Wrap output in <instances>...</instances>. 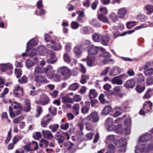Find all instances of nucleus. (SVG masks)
<instances>
[{
    "label": "nucleus",
    "instance_id": "nucleus-1",
    "mask_svg": "<svg viewBox=\"0 0 153 153\" xmlns=\"http://www.w3.org/2000/svg\"><path fill=\"white\" fill-rule=\"evenodd\" d=\"M152 137L150 134H144L141 136L139 139L137 146L136 147L135 153H140L146 151L144 146L146 145V142L149 140Z\"/></svg>",
    "mask_w": 153,
    "mask_h": 153
},
{
    "label": "nucleus",
    "instance_id": "nucleus-2",
    "mask_svg": "<svg viewBox=\"0 0 153 153\" xmlns=\"http://www.w3.org/2000/svg\"><path fill=\"white\" fill-rule=\"evenodd\" d=\"M38 148V143L35 141H33L32 143H28L26 145L24 146V149L27 152L36 150Z\"/></svg>",
    "mask_w": 153,
    "mask_h": 153
},
{
    "label": "nucleus",
    "instance_id": "nucleus-3",
    "mask_svg": "<svg viewBox=\"0 0 153 153\" xmlns=\"http://www.w3.org/2000/svg\"><path fill=\"white\" fill-rule=\"evenodd\" d=\"M58 71L62 75L65 77V79L69 78L70 76L71 72L69 68L66 66L60 67L58 69Z\"/></svg>",
    "mask_w": 153,
    "mask_h": 153
},
{
    "label": "nucleus",
    "instance_id": "nucleus-4",
    "mask_svg": "<svg viewBox=\"0 0 153 153\" xmlns=\"http://www.w3.org/2000/svg\"><path fill=\"white\" fill-rule=\"evenodd\" d=\"M34 81L36 83V85L39 86L41 83H48V81L47 80L45 76L40 75H34Z\"/></svg>",
    "mask_w": 153,
    "mask_h": 153
},
{
    "label": "nucleus",
    "instance_id": "nucleus-5",
    "mask_svg": "<svg viewBox=\"0 0 153 153\" xmlns=\"http://www.w3.org/2000/svg\"><path fill=\"white\" fill-rule=\"evenodd\" d=\"M86 119L89 120H91L93 123H96L98 121L99 119V117L97 113L94 111L91 113L89 115H88Z\"/></svg>",
    "mask_w": 153,
    "mask_h": 153
},
{
    "label": "nucleus",
    "instance_id": "nucleus-6",
    "mask_svg": "<svg viewBox=\"0 0 153 153\" xmlns=\"http://www.w3.org/2000/svg\"><path fill=\"white\" fill-rule=\"evenodd\" d=\"M50 102V99L45 94H42L40 96V99L37 102V103L40 105H44Z\"/></svg>",
    "mask_w": 153,
    "mask_h": 153
},
{
    "label": "nucleus",
    "instance_id": "nucleus-7",
    "mask_svg": "<svg viewBox=\"0 0 153 153\" xmlns=\"http://www.w3.org/2000/svg\"><path fill=\"white\" fill-rule=\"evenodd\" d=\"M99 50H100L102 51H105L104 49L102 47L99 48L97 47L92 46L88 51V55L95 56Z\"/></svg>",
    "mask_w": 153,
    "mask_h": 153
},
{
    "label": "nucleus",
    "instance_id": "nucleus-8",
    "mask_svg": "<svg viewBox=\"0 0 153 153\" xmlns=\"http://www.w3.org/2000/svg\"><path fill=\"white\" fill-rule=\"evenodd\" d=\"M50 116L48 114L47 115L44 116L42 119L41 123L42 127L45 128L47 126L48 124L53 119L52 117H50Z\"/></svg>",
    "mask_w": 153,
    "mask_h": 153
},
{
    "label": "nucleus",
    "instance_id": "nucleus-9",
    "mask_svg": "<svg viewBox=\"0 0 153 153\" xmlns=\"http://www.w3.org/2000/svg\"><path fill=\"white\" fill-rule=\"evenodd\" d=\"M108 126L107 128V130L108 131H112L115 130L118 133H121L122 132V130L121 128L122 127V125L119 124L117 126H114L113 125H109Z\"/></svg>",
    "mask_w": 153,
    "mask_h": 153
},
{
    "label": "nucleus",
    "instance_id": "nucleus-10",
    "mask_svg": "<svg viewBox=\"0 0 153 153\" xmlns=\"http://www.w3.org/2000/svg\"><path fill=\"white\" fill-rule=\"evenodd\" d=\"M115 148L112 144H109L107 146V148L105 149L100 151L98 153H114Z\"/></svg>",
    "mask_w": 153,
    "mask_h": 153
},
{
    "label": "nucleus",
    "instance_id": "nucleus-11",
    "mask_svg": "<svg viewBox=\"0 0 153 153\" xmlns=\"http://www.w3.org/2000/svg\"><path fill=\"white\" fill-rule=\"evenodd\" d=\"M96 59L95 56H92L88 55L86 60L87 65L89 66H92L94 65Z\"/></svg>",
    "mask_w": 153,
    "mask_h": 153
},
{
    "label": "nucleus",
    "instance_id": "nucleus-12",
    "mask_svg": "<svg viewBox=\"0 0 153 153\" xmlns=\"http://www.w3.org/2000/svg\"><path fill=\"white\" fill-rule=\"evenodd\" d=\"M48 53L50 55V58L48 59L47 62L49 64H53L56 62V59L55 58L54 53L49 50L48 51Z\"/></svg>",
    "mask_w": 153,
    "mask_h": 153
},
{
    "label": "nucleus",
    "instance_id": "nucleus-13",
    "mask_svg": "<svg viewBox=\"0 0 153 153\" xmlns=\"http://www.w3.org/2000/svg\"><path fill=\"white\" fill-rule=\"evenodd\" d=\"M42 133L44 137L47 140L52 139L53 137L52 134L49 130H43Z\"/></svg>",
    "mask_w": 153,
    "mask_h": 153
},
{
    "label": "nucleus",
    "instance_id": "nucleus-14",
    "mask_svg": "<svg viewBox=\"0 0 153 153\" xmlns=\"http://www.w3.org/2000/svg\"><path fill=\"white\" fill-rule=\"evenodd\" d=\"M37 54L36 50L34 49L32 50H28V48H27V50L25 53H23L22 54V56H29L31 57H33Z\"/></svg>",
    "mask_w": 153,
    "mask_h": 153
},
{
    "label": "nucleus",
    "instance_id": "nucleus-15",
    "mask_svg": "<svg viewBox=\"0 0 153 153\" xmlns=\"http://www.w3.org/2000/svg\"><path fill=\"white\" fill-rule=\"evenodd\" d=\"M23 93V88H20L19 86H17V88H15L13 91V93L15 96L18 97L22 95Z\"/></svg>",
    "mask_w": 153,
    "mask_h": 153
},
{
    "label": "nucleus",
    "instance_id": "nucleus-16",
    "mask_svg": "<svg viewBox=\"0 0 153 153\" xmlns=\"http://www.w3.org/2000/svg\"><path fill=\"white\" fill-rule=\"evenodd\" d=\"M121 71V69L117 67H114L111 69L109 73V75L111 76H115L119 74Z\"/></svg>",
    "mask_w": 153,
    "mask_h": 153
},
{
    "label": "nucleus",
    "instance_id": "nucleus-17",
    "mask_svg": "<svg viewBox=\"0 0 153 153\" xmlns=\"http://www.w3.org/2000/svg\"><path fill=\"white\" fill-rule=\"evenodd\" d=\"M90 103L88 101H86L85 103V106L81 108V112L83 114H87L89 111Z\"/></svg>",
    "mask_w": 153,
    "mask_h": 153
},
{
    "label": "nucleus",
    "instance_id": "nucleus-18",
    "mask_svg": "<svg viewBox=\"0 0 153 153\" xmlns=\"http://www.w3.org/2000/svg\"><path fill=\"white\" fill-rule=\"evenodd\" d=\"M83 50V48L81 46H76L74 49V52L76 54V58L79 57V56L82 53Z\"/></svg>",
    "mask_w": 153,
    "mask_h": 153
},
{
    "label": "nucleus",
    "instance_id": "nucleus-19",
    "mask_svg": "<svg viewBox=\"0 0 153 153\" xmlns=\"http://www.w3.org/2000/svg\"><path fill=\"white\" fill-rule=\"evenodd\" d=\"M135 82L133 79L127 80L124 84V86L128 88H132L135 86Z\"/></svg>",
    "mask_w": 153,
    "mask_h": 153
},
{
    "label": "nucleus",
    "instance_id": "nucleus-20",
    "mask_svg": "<svg viewBox=\"0 0 153 153\" xmlns=\"http://www.w3.org/2000/svg\"><path fill=\"white\" fill-rule=\"evenodd\" d=\"M44 72V68L40 67L39 66L36 67L34 69V75H38L39 74H42Z\"/></svg>",
    "mask_w": 153,
    "mask_h": 153
},
{
    "label": "nucleus",
    "instance_id": "nucleus-21",
    "mask_svg": "<svg viewBox=\"0 0 153 153\" xmlns=\"http://www.w3.org/2000/svg\"><path fill=\"white\" fill-rule=\"evenodd\" d=\"M127 13V11L124 8H121L119 9L117 12L118 17L120 18H123Z\"/></svg>",
    "mask_w": 153,
    "mask_h": 153
},
{
    "label": "nucleus",
    "instance_id": "nucleus-22",
    "mask_svg": "<svg viewBox=\"0 0 153 153\" xmlns=\"http://www.w3.org/2000/svg\"><path fill=\"white\" fill-rule=\"evenodd\" d=\"M72 112L76 116L78 115L79 114V111L80 106L79 104H74L72 107Z\"/></svg>",
    "mask_w": 153,
    "mask_h": 153
},
{
    "label": "nucleus",
    "instance_id": "nucleus-23",
    "mask_svg": "<svg viewBox=\"0 0 153 153\" xmlns=\"http://www.w3.org/2000/svg\"><path fill=\"white\" fill-rule=\"evenodd\" d=\"M23 110L26 112L29 111L30 109V102L28 100H26L25 101V106L23 108Z\"/></svg>",
    "mask_w": 153,
    "mask_h": 153
},
{
    "label": "nucleus",
    "instance_id": "nucleus-24",
    "mask_svg": "<svg viewBox=\"0 0 153 153\" xmlns=\"http://www.w3.org/2000/svg\"><path fill=\"white\" fill-rule=\"evenodd\" d=\"M51 44H53V45H51V47L52 48L55 50H59L62 48V46L59 43H54V42L53 41L51 42Z\"/></svg>",
    "mask_w": 153,
    "mask_h": 153
},
{
    "label": "nucleus",
    "instance_id": "nucleus-25",
    "mask_svg": "<svg viewBox=\"0 0 153 153\" xmlns=\"http://www.w3.org/2000/svg\"><path fill=\"white\" fill-rule=\"evenodd\" d=\"M109 40L110 38L108 35L103 36L101 37L102 42L104 45H108Z\"/></svg>",
    "mask_w": 153,
    "mask_h": 153
},
{
    "label": "nucleus",
    "instance_id": "nucleus-26",
    "mask_svg": "<svg viewBox=\"0 0 153 153\" xmlns=\"http://www.w3.org/2000/svg\"><path fill=\"white\" fill-rule=\"evenodd\" d=\"M97 95L96 91L94 89H91L90 90L88 94V97L90 99L94 98L96 97Z\"/></svg>",
    "mask_w": 153,
    "mask_h": 153
},
{
    "label": "nucleus",
    "instance_id": "nucleus-27",
    "mask_svg": "<svg viewBox=\"0 0 153 153\" xmlns=\"http://www.w3.org/2000/svg\"><path fill=\"white\" fill-rule=\"evenodd\" d=\"M62 102L63 103H73L72 98L69 97L68 96H65L62 97Z\"/></svg>",
    "mask_w": 153,
    "mask_h": 153
},
{
    "label": "nucleus",
    "instance_id": "nucleus-28",
    "mask_svg": "<svg viewBox=\"0 0 153 153\" xmlns=\"http://www.w3.org/2000/svg\"><path fill=\"white\" fill-rule=\"evenodd\" d=\"M98 19L104 23H108L109 22L108 18L102 14H100L97 15Z\"/></svg>",
    "mask_w": 153,
    "mask_h": 153
},
{
    "label": "nucleus",
    "instance_id": "nucleus-29",
    "mask_svg": "<svg viewBox=\"0 0 153 153\" xmlns=\"http://www.w3.org/2000/svg\"><path fill=\"white\" fill-rule=\"evenodd\" d=\"M116 139V138L114 135H109L107 136L106 138L105 142L107 144L110 142L114 141Z\"/></svg>",
    "mask_w": 153,
    "mask_h": 153
},
{
    "label": "nucleus",
    "instance_id": "nucleus-30",
    "mask_svg": "<svg viewBox=\"0 0 153 153\" xmlns=\"http://www.w3.org/2000/svg\"><path fill=\"white\" fill-rule=\"evenodd\" d=\"M144 8L147 11L148 14H150L153 12V6L151 5H146L144 7Z\"/></svg>",
    "mask_w": 153,
    "mask_h": 153
},
{
    "label": "nucleus",
    "instance_id": "nucleus-31",
    "mask_svg": "<svg viewBox=\"0 0 153 153\" xmlns=\"http://www.w3.org/2000/svg\"><path fill=\"white\" fill-rule=\"evenodd\" d=\"M1 70L3 72L6 71V69H4V68H7V70H10L12 69L13 68L12 65L11 64L9 63L6 64H1Z\"/></svg>",
    "mask_w": 153,
    "mask_h": 153
},
{
    "label": "nucleus",
    "instance_id": "nucleus-32",
    "mask_svg": "<svg viewBox=\"0 0 153 153\" xmlns=\"http://www.w3.org/2000/svg\"><path fill=\"white\" fill-rule=\"evenodd\" d=\"M111 83L113 84L122 85L123 81L117 77L114 78L111 81Z\"/></svg>",
    "mask_w": 153,
    "mask_h": 153
},
{
    "label": "nucleus",
    "instance_id": "nucleus-33",
    "mask_svg": "<svg viewBox=\"0 0 153 153\" xmlns=\"http://www.w3.org/2000/svg\"><path fill=\"white\" fill-rule=\"evenodd\" d=\"M92 36L93 40L95 42H99L100 38L101 37L100 35L98 33H94L92 35Z\"/></svg>",
    "mask_w": 153,
    "mask_h": 153
},
{
    "label": "nucleus",
    "instance_id": "nucleus-34",
    "mask_svg": "<svg viewBox=\"0 0 153 153\" xmlns=\"http://www.w3.org/2000/svg\"><path fill=\"white\" fill-rule=\"evenodd\" d=\"M112 108L109 105L106 106L104 107L102 111V114L107 115L111 110Z\"/></svg>",
    "mask_w": 153,
    "mask_h": 153
},
{
    "label": "nucleus",
    "instance_id": "nucleus-35",
    "mask_svg": "<svg viewBox=\"0 0 153 153\" xmlns=\"http://www.w3.org/2000/svg\"><path fill=\"white\" fill-rule=\"evenodd\" d=\"M56 139L58 140V143L60 144L62 143L65 140V138L62 135L59 134L56 135Z\"/></svg>",
    "mask_w": 153,
    "mask_h": 153
},
{
    "label": "nucleus",
    "instance_id": "nucleus-36",
    "mask_svg": "<svg viewBox=\"0 0 153 153\" xmlns=\"http://www.w3.org/2000/svg\"><path fill=\"white\" fill-rule=\"evenodd\" d=\"M79 86L77 83H75L70 85L68 88L71 90L75 91L78 88Z\"/></svg>",
    "mask_w": 153,
    "mask_h": 153
},
{
    "label": "nucleus",
    "instance_id": "nucleus-37",
    "mask_svg": "<svg viewBox=\"0 0 153 153\" xmlns=\"http://www.w3.org/2000/svg\"><path fill=\"white\" fill-rule=\"evenodd\" d=\"M144 73L146 76H149L153 74V68H150L145 70Z\"/></svg>",
    "mask_w": 153,
    "mask_h": 153
},
{
    "label": "nucleus",
    "instance_id": "nucleus-38",
    "mask_svg": "<svg viewBox=\"0 0 153 153\" xmlns=\"http://www.w3.org/2000/svg\"><path fill=\"white\" fill-rule=\"evenodd\" d=\"M59 125L57 124H55L53 125H50L49 126V128L53 132L56 131L58 128Z\"/></svg>",
    "mask_w": 153,
    "mask_h": 153
},
{
    "label": "nucleus",
    "instance_id": "nucleus-39",
    "mask_svg": "<svg viewBox=\"0 0 153 153\" xmlns=\"http://www.w3.org/2000/svg\"><path fill=\"white\" fill-rule=\"evenodd\" d=\"M15 74L17 78H19L22 74V71L20 69L15 68Z\"/></svg>",
    "mask_w": 153,
    "mask_h": 153
},
{
    "label": "nucleus",
    "instance_id": "nucleus-40",
    "mask_svg": "<svg viewBox=\"0 0 153 153\" xmlns=\"http://www.w3.org/2000/svg\"><path fill=\"white\" fill-rule=\"evenodd\" d=\"M82 98V97L78 94H75L72 98V100L73 101V102L75 101L78 102L81 100Z\"/></svg>",
    "mask_w": 153,
    "mask_h": 153
},
{
    "label": "nucleus",
    "instance_id": "nucleus-41",
    "mask_svg": "<svg viewBox=\"0 0 153 153\" xmlns=\"http://www.w3.org/2000/svg\"><path fill=\"white\" fill-rule=\"evenodd\" d=\"M37 51L41 55H43L44 54V52L45 50V48L42 46H41L38 47V48Z\"/></svg>",
    "mask_w": 153,
    "mask_h": 153
},
{
    "label": "nucleus",
    "instance_id": "nucleus-42",
    "mask_svg": "<svg viewBox=\"0 0 153 153\" xmlns=\"http://www.w3.org/2000/svg\"><path fill=\"white\" fill-rule=\"evenodd\" d=\"M55 72V70H52L49 71L48 73L46 74V76L48 78L50 79H52L54 76Z\"/></svg>",
    "mask_w": 153,
    "mask_h": 153
},
{
    "label": "nucleus",
    "instance_id": "nucleus-43",
    "mask_svg": "<svg viewBox=\"0 0 153 153\" xmlns=\"http://www.w3.org/2000/svg\"><path fill=\"white\" fill-rule=\"evenodd\" d=\"M56 108L53 106H51L49 108V111L54 115H55L56 113Z\"/></svg>",
    "mask_w": 153,
    "mask_h": 153
},
{
    "label": "nucleus",
    "instance_id": "nucleus-44",
    "mask_svg": "<svg viewBox=\"0 0 153 153\" xmlns=\"http://www.w3.org/2000/svg\"><path fill=\"white\" fill-rule=\"evenodd\" d=\"M27 81V78L25 76H23L21 79L18 80L19 82L20 83H26Z\"/></svg>",
    "mask_w": 153,
    "mask_h": 153
},
{
    "label": "nucleus",
    "instance_id": "nucleus-45",
    "mask_svg": "<svg viewBox=\"0 0 153 153\" xmlns=\"http://www.w3.org/2000/svg\"><path fill=\"white\" fill-rule=\"evenodd\" d=\"M24 117H23L20 116L14 119L13 121L14 123L17 124L19 123L21 121H22Z\"/></svg>",
    "mask_w": 153,
    "mask_h": 153
},
{
    "label": "nucleus",
    "instance_id": "nucleus-46",
    "mask_svg": "<svg viewBox=\"0 0 153 153\" xmlns=\"http://www.w3.org/2000/svg\"><path fill=\"white\" fill-rule=\"evenodd\" d=\"M37 42L36 41L32 39L29 41L27 43V48H28V45L30 44L31 46L36 45H37Z\"/></svg>",
    "mask_w": 153,
    "mask_h": 153
},
{
    "label": "nucleus",
    "instance_id": "nucleus-47",
    "mask_svg": "<svg viewBox=\"0 0 153 153\" xmlns=\"http://www.w3.org/2000/svg\"><path fill=\"white\" fill-rule=\"evenodd\" d=\"M42 137V135L40 132H37L33 135V138L36 140H39Z\"/></svg>",
    "mask_w": 153,
    "mask_h": 153
},
{
    "label": "nucleus",
    "instance_id": "nucleus-48",
    "mask_svg": "<svg viewBox=\"0 0 153 153\" xmlns=\"http://www.w3.org/2000/svg\"><path fill=\"white\" fill-rule=\"evenodd\" d=\"M135 25V22H129L127 23L126 26L129 29L134 26Z\"/></svg>",
    "mask_w": 153,
    "mask_h": 153
},
{
    "label": "nucleus",
    "instance_id": "nucleus-49",
    "mask_svg": "<svg viewBox=\"0 0 153 153\" xmlns=\"http://www.w3.org/2000/svg\"><path fill=\"white\" fill-rule=\"evenodd\" d=\"M76 13L78 14L79 13V16L77 18V19L79 21H81L82 20V19L84 17V14L83 12H79L76 11Z\"/></svg>",
    "mask_w": 153,
    "mask_h": 153
},
{
    "label": "nucleus",
    "instance_id": "nucleus-50",
    "mask_svg": "<svg viewBox=\"0 0 153 153\" xmlns=\"http://www.w3.org/2000/svg\"><path fill=\"white\" fill-rule=\"evenodd\" d=\"M36 111L38 113V114L36 115V117H38L41 114L42 111V107L40 106H37L36 108Z\"/></svg>",
    "mask_w": 153,
    "mask_h": 153
},
{
    "label": "nucleus",
    "instance_id": "nucleus-51",
    "mask_svg": "<svg viewBox=\"0 0 153 153\" xmlns=\"http://www.w3.org/2000/svg\"><path fill=\"white\" fill-rule=\"evenodd\" d=\"M118 142L120 143L119 145L120 146H125L126 144V140L125 139L123 138L119 139Z\"/></svg>",
    "mask_w": 153,
    "mask_h": 153
},
{
    "label": "nucleus",
    "instance_id": "nucleus-52",
    "mask_svg": "<svg viewBox=\"0 0 153 153\" xmlns=\"http://www.w3.org/2000/svg\"><path fill=\"white\" fill-rule=\"evenodd\" d=\"M23 137V136H16L13 139V143L16 144L19 140Z\"/></svg>",
    "mask_w": 153,
    "mask_h": 153
},
{
    "label": "nucleus",
    "instance_id": "nucleus-53",
    "mask_svg": "<svg viewBox=\"0 0 153 153\" xmlns=\"http://www.w3.org/2000/svg\"><path fill=\"white\" fill-rule=\"evenodd\" d=\"M64 59L65 62L69 63L71 61V59L68 54L67 53L64 54Z\"/></svg>",
    "mask_w": 153,
    "mask_h": 153
},
{
    "label": "nucleus",
    "instance_id": "nucleus-54",
    "mask_svg": "<svg viewBox=\"0 0 153 153\" xmlns=\"http://www.w3.org/2000/svg\"><path fill=\"white\" fill-rule=\"evenodd\" d=\"M79 24L76 22L74 21L71 23V27L73 29H76L79 27Z\"/></svg>",
    "mask_w": 153,
    "mask_h": 153
},
{
    "label": "nucleus",
    "instance_id": "nucleus-55",
    "mask_svg": "<svg viewBox=\"0 0 153 153\" xmlns=\"http://www.w3.org/2000/svg\"><path fill=\"white\" fill-rule=\"evenodd\" d=\"M113 123L112 119L111 117H108L105 120V125L107 126L111 125Z\"/></svg>",
    "mask_w": 153,
    "mask_h": 153
},
{
    "label": "nucleus",
    "instance_id": "nucleus-56",
    "mask_svg": "<svg viewBox=\"0 0 153 153\" xmlns=\"http://www.w3.org/2000/svg\"><path fill=\"white\" fill-rule=\"evenodd\" d=\"M146 83L147 85H150L153 84V78L152 77H149L147 79Z\"/></svg>",
    "mask_w": 153,
    "mask_h": 153
},
{
    "label": "nucleus",
    "instance_id": "nucleus-57",
    "mask_svg": "<svg viewBox=\"0 0 153 153\" xmlns=\"http://www.w3.org/2000/svg\"><path fill=\"white\" fill-rule=\"evenodd\" d=\"M69 127V124L68 123H66L65 124H62L60 126V128L64 130L67 129Z\"/></svg>",
    "mask_w": 153,
    "mask_h": 153
},
{
    "label": "nucleus",
    "instance_id": "nucleus-58",
    "mask_svg": "<svg viewBox=\"0 0 153 153\" xmlns=\"http://www.w3.org/2000/svg\"><path fill=\"white\" fill-rule=\"evenodd\" d=\"M80 31L82 34H86L88 32V29L86 27H83L80 29Z\"/></svg>",
    "mask_w": 153,
    "mask_h": 153
},
{
    "label": "nucleus",
    "instance_id": "nucleus-59",
    "mask_svg": "<svg viewBox=\"0 0 153 153\" xmlns=\"http://www.w3.org/2000/svg\"><path fill=\"white\" fill-rule=\"evenodd\" d=\"M136 89L138 93H141L145 89L144 87H141L139 85H137L136 88Z\"/></svg>",
    "mask_w": 153,
    "mask_h": 153
},
{
    "label": "nucleus",
    "instance_id": "nucleus-60",
    "mask_svg": "<svg viewBox=\"0 0 153 153\" xmlns=\"http://www.w3.org/2000/svg\"><path fill=\"white\" fill-rule=\"evenodd\" d=\"M11 138V131H10L8 133L7 137L5 140V143L6 144H7L8 143V142L10 141V140Z\"/></svg>",
    "mask_w": 153,
    "mask_h": 153
},
{
    "label": "nucleus",
    "instance_id": "nucleus-61",
    "mask_svg": "<svg viewBox=\"0 0 153 153\" xmlns=\"http://www.w3.org/2000/svg\"><path fill=\"white\" fill-rule=\"evenodd\" d=\"M79 65L80 71L82 74L85 73L86 72V69L85 67L81 64H79Z\"/></svg>",
    "mask_w": 153,
    "mask_h": 153
},
{
    "label": "nucleus",
    "instance_id": "nucleus-62",
    "mask_svg": "<svg viewBox=\"0 0 153 153\" xmlns=\"http://www.w3.org/2000/svg\"><path fill=\"white\" fill-rule=\"evenodd\" d=\"M40 142L41 143H42L45 145V148L47 147L49 143V142L47 140L44 139H41L40 141Z\"/></svg>",
    "mask_w": 153,
    "mask_h": 153
},
{
    "label": "nucleus",
    "instance_id": "nucleus-63",
    "mask_svg": "<svg viewBox=\"0 0 153 153\" xmlns=\"http://www.w3.org/2000/svg\"><path fill=\"white\" fill-rule=\"evenodd\" d=\"M52 66L50 65H48V66L44 68V72L45 74L48 73V71H50L52 70Z\"/></svg>",
    "mask_w": 153,
    "mask_h": 153
},
{
    "label": "nucleus",
    "instance_id": "nucleus-64",
    "mask_svg": "<svg viewBox=\"0 0 153 153\" xmlns=\"http://www.w3.org/2000/svg\"><path fill=\"white\" fill-rule=\"evenodd\" d=\"M109 68L108 67H106L104 70H103L102 72L100 74V75L102 76H105L107 75V74L108 72Z\"/></svg>",
    "mask_w": 153,
    "mask_h": 153
}]
</instances>
